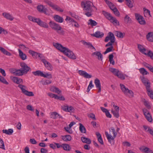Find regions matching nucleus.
Here are the masks:
<instances>
[{
    "label": "nucleus",
    "mask_w": 153,
    "mask_h": 153,
    "mask_svg": "<svg viewBox=\"0 0 153 153\" xmlns=\"http://www.w3.org/2000/svg\"><path fill=\"white\" fill-rule=\"evenodd\" d=\"M108 6L109 7L110 9L113 11L114 10V9H116L117 8L115 5L112 3H111Z\"/></svg>",
    "instance_id": "nucleus-59"
},
{
    "label": "nucleus",
    "mask_w": 153,
    "mask_h": 153,
    "mask_svg": "<svg viewBox=\"0 0 153 153\" xmlns=\"http://www.w3.org/2000/svg\"><path fill=\"white\" fill-rule=\"evenodd\" d=\"M110 134H113V136H112L109 134L107 132H105V134L108 142L111 143V141L114 140L117 135V133L115 132V129L114 127H111L109 130Z\"/></svg>",
    "instance_id": "nucleus-4"
},
{
    "label": "nucleus",
    "mask_w": 153,
    "mask_h": 153,
    "mask_svg": "<svg viewBox=\"0 0 153 153\" xmlns=\"http://www.w3.org/2000/svg\"><path fill=\"white\" fill-rule=\"evenodd\" d=\"M79 130L80 131L83 133H85V128L84 126L81 123H79Z\"/></svg>",
    "instance_id": "nucleus-42"
},
{
    "label": "nucleus",
    "mask_w": 153,
    "mask_h": 153,
    "mask_svg": "<svg viewBox=\"0 0 153 153\" xmlns=\"http://www.w3.org/2000/svg\"><path fill=\"white\" fill-rule=\"evenodd\" d=\"M12 72L16 76H21L24 74L21 69L18 70H13Z\"/></svg>",
    "instance_id": "nucleus-21"
},
{
    "label": "nucleus",
    "mask_w": 153,
    "mask_h": 153,
    "mask_svg": "<svg viewBox=\"0 0 153 153\" xmlns=\"http://www.w3.org/2000/svg\"><path fill=\"white\" fill-rule=\"evenodd\" d=\"M32 74L35 76H42L43 73L39 70H38L35 71L33 72Z\"/></svg>",
    "instance_id": "nucleus-39"
},
{
    "label": "nucleus",
    "mask_w": 153,
    "mask_h": 153,
    "mask_svg": "<svg viewBox=\"0 0 153 153\" xmlns=\"http://www.w3.org/2000/svg\"><path fill=\"white\" fill-rule=\"evenodd\" d=\"M81 5L83 10L86 12L85 15L88 17L91 16L92 15L91 13L93 11L92 7L93 4L89 1H83L81 2Z\"/></svg>",
    "instance_id": "nucleus-2"
},
{
    "label": "nucleus",
    "mask_w": 153,
    "mask_h": 153,
    "mask_svg": "<svg viewBox=\"0 0 153 153\" xmlns=\"http://www.w3.org/2000/svg\"><path fill=\"white\" fill-rule=\"evenodd\" d=\"M120 86L122 92H123L126 95H127L128 94L129 96L130 97H134V93L131 90H129L127 88H126L123 84H120Z\"/></svg>",
    "instance_id": "nucleus-9"
},
{
    "label": "nucleus",
    "mask_w": 153,
    "mask_h": 153,
    "mask_svg": "<svg viewBox=\"0 0 153 153\" xmlns=\"http://www.w3.org/2000/svg\"><path fill=\"white\" fill-rule=\"evenodd\" d=\"M139 70L140 73L143 75L149 74V73L144 68H141Z\"/></svg>",
    "instance_id": "nucleus-36"
},
{
    "label": "nucleus",
    "mask_w": 153,
    "mask_h": 153,
    "mask_svg": "<svg viewBox=\"0 0 153 153\" xmlns=\"http://www.w3.org/2000/svg\"><path fill=\"white\" fill-rule=\"evenodd\" d=\"M113 39L115 40L114 35L111 32H109L108 33V36L106 37L105 39V42H107L109 40H110V41H111V40H112Z\"/></svg>",
    "instance_id": "nucleus-16"
},
{
    "label": "nucleus",
    "mask_w": 153,
    "mask_h": 153,
    "mask_svg": "<svg viewBox=\"0 0 153 153\" xmlns=\"http://www.w3.org/2000/svg\"><path fill=\"white\" fill-rule=\"evenodd\" d=\"M138 48L140 52L145 55H147L153 59V52L151 51H149L147 53H146V49L142 45L140 44L138 45Z\"/></svg>",
    "instance_id": "nucleus-5"
},
{
    "label": "nucleus",
    "mask_w": 153,
    "mask_h": 153,
    "mask_svg": "<svg viewBox=\"0 0 153 153\" xmlns=\"http://www.w3.org/2000/svg\"><path fill=\"white\" fill-rule=\"evenodd\" d=\"M146 38L149 41L153 42V32L149 33L146 35Z\"/></svg>",
    "instance_id": "nucleus-25"
},
{
    "label": "nucleus",
    "mask_w": 153,
    "mask_h": 153,
    "mask_svg": "<svg viewBox=\"0 0 153 153\" xmlns=\"http://www.w3.org/2000/svg\"><path fill=\"white\" fill-rule=\"evenodd\" d=\"M97 23L95 21L92 20V19H90L89 20V22L88 23V25H91L92 26H96L97 24Z\"/></svg>",
    "instance_id": "nucleus-41"
},
{
    "label": "nucleus",
    "mask_w": 153,
    "mask_h": 153,
    "mask_svg": "<svg viewBox=\"0 0 153 153\" xmlns=\"http://www.w3.org/2000/svg\"><path fill=\"white\" fill-rule=\"evenodd\" d=\"M2 15L5 18L11 21H13L14 19V17L9 13L4 12Z\"/></svg>",
    "instance_id": "nucleus-15"
},
{
    "label": "nucleus",
    "mask_w": 153,
    "mask_h": 153,
    "mask_svg": "<svg viewBox=\"0 0 153 153\" xmlns=\"http://www.w3.org/2000/svg\"><path fill=\"white\" fill-rule=\"evenodd\" d=\"M92 35L97 38H100L103 36L104 34L99 31H97Z\"/></svg>",
    "instance_id": "nucleus-22"
},
{
    "label": "nucleus",
    "mask_w": 153,
    "mask_h": 153,
    "mask_svg": "<svg viewBox=\"0 0 153 153\" xmlns=\"http://www.w3.org/2000/svg\"><path fill=\"white\" fill-rule=\"evenodd\" d=\"M3 133L8 135H11L13 132V130L12 129H9L8 130L3 129L2 130Z\"/></svg>",
    "instance_id": "nucleus-35"
},
{
    "label": "nucleus",
    "mask_w": 153,
    "mask_h": 153,
    "mask_svg": "<svg viewBox=\"0 0 153 153\" xmlns=\"http://www.w3.org/2000/svg\"><path fill=\"white\" fill-rule=\"evenodd\" d=\"M0 81L2 83L6 84H8V82L6 81L5 79L0 75Z\"/></svg>",
    "instance_id": "nucleus-45"
},
{
    "label": "nucleus",
    "mask_w": 153,
    "mask_h": 153,
    "mask_svg": "<svg viewBox=\"0 0 153 153\" xmlns=\"http://www.w3.org/2000/svg\"><path fill=\"white\" fill-rule=\"evenodd\" d=\"M113 48V46H111L110 47L107 48L105 51L103 53L104 54H105L109 52L112 51V49Z\"/></svg>",
    "instance_id": "nucleus-50"
},
{
    "label": "nucleus",
    "mask_w": 153,
    "mask_h": 153,
    "mask_svg": "<svg viewBox=\"0 0 153 153\" xmlns=\"http://www.w3.org/2000/svg\"><path fill=\"white\" fill-rule=\"evenodd\" d=\"M44 2L55 10L61 12H62L63 11V10L61 8L57 5L54 4L50 1L44 0Z\"/></svg>",
    "instance_id": "nucleus-8"
},
{
    "label": "nucleus",
    "mask_w": 153,
    "mask_h": 153,
    "mask_svg": "<svg viewBox=\"0 0 153 153\" xmlns=\"http://www.w3.org/2000/svg\"><path fill=\"white\" fill-rule=\"evenodd\" d=\"M42 76L44 77L48 78V79H51L52 78L51 74H49L48 73H47L45 74L43 73Z\"/></svg>",
    "instance_id": "nucleus-47"
},
{
    "label": "nucleus",
    "mask_w": 153,
    "mask_h": 153,
    "mask_svg": "<svg viewBox=\"0 0 153 153\" xmlns=\"http://www.w3.org/2000/svg\"><path fill=\"white\" fill-rule=\"evenodd\" d=\"M127 2V4L130 8H132L133 6V4L130 0H126Z\"/></svg>",
    "instance_id": "nucleus-49"
},
{
    "label": "nucleus",
    "mask_w": 153,
    "mask_h": 153,
    "mask_svg": "<svg viewBox=\"0 0 153 153\" xmlns=\"http://www.w3.org/2000/svg\"><path fill=\"white\" fill-rule=\"evenodd\" d=\"M37 9L38 11L40 13H44L45 14H47L46 8H45L43 5H38L37 7Z\"/></svg>",
    "instance_id": "nucleus-13"
},
{
    "label": "nucleus",
    "mask_w": 153,
    "mask_h": 153,
    "mask_svg": "<svg viewBox=\"0 0 153 153\" xmlns=\"http://www.w3.org/2000/svg\"><path fill=\"white\" fill-rule=\"evenodd\" d=\"M27 109L28 110L30 111H33L34 109L33 108L32 106L30 105H28L27 106Z\"/></svg>",
    "instance_id": "nucleus-64"
},
{
    "label": "nucleus",
    "mask_w": 153,
    "mask_h": 153,
    "mask_svg": "<svg viewBox=\"0 0 153 153\" xmlns=\"http://www.w3.org/2000/svg\"><path fill=\"white\" fill-rule=\"evenodd\" d=\"M116 76H117L118 78L122 80H124L125 79V75L120 72L118 73Z\"/></svg>",
    "instance_id": "nucleus-46"
},
{
    "label": "nucleus",
    "mask_w": 153,
    "mask_h": 153,
    "mask_svg": "<svg viewBox=\"0 0 153 153\" xmlns=\"http://www.w3.org/2000/svg\"><path fill=\"white\" fill-rule=\"evenodd\" d=\"M38 57L40 58V59L43 62V60H45V56L42 54L39 53L38 56Z\"/></svg>",
    "instance_id": "nucleus-57"
},
{
    "label": "nucleus",
    "mask_w": 153,
    "mask_h": 153,
    "mask_svg": "<svg viewBox=\"0 0 153 153\" xmlns=\"http://www.w3.org/2000/svg\"><path fill=\"white\" fill-rule=\"evenodd\" d=\"M143 10L144 12V16L145 17H147L148 16L150 17L151 16V15L150 14V12L149 10L146 9L145 7H144L143 8Z\"/></svg>",
    "instance_id": "nucleus-31"
},
{
    "label": "nucleus",
    "mask_w": 153,
    "mask_h": 153,
    "mask_svg": "<svg viewBox=\"0 0 153 153\" xmlns=\"http://www.w3.org/2000/svg\"><path fill=\"white\" fill-rule=\"evenodd\" d=\"M20 65L21 67V69L24 74H26L31 69L24 62L21 63Z\"/></svg>",
    "instance_id": "nucleus-11"
},
{
    "label": "nucleus",
    "mask_w": 153,
    "mask_h": 153,
    "mask_svg": "<svg viewBox=\"0 0 153 153\" xmlns=\"http://www.w3.org/2000/svg\"><path fill=\"white\" fill-rule=\"evenodd\" d=\"M135 16L136 19L140 24L144 25L146 24V22L144 18L141 15L137 13H135Z\"/></svg>",
    "instance_id": "nucleus-10"
},
{
    "label": "nucleus",
    "mask_w": 153,
    "mask_h": 153,
    "mask_svg": "<svg viewBox=\"0 0 153 153\" xmlns=\"http://www.w3.org/2000/svg\"><path fill=\"white\" fill-rule=\"evenodd\" d=\"M113 11L114 14L116 16H120V13L117 8L116 9H114Z\"/></svg>",
    "instance_id": "nucleus-60"
},
{
    "label": "nucleus",
    "mask_w": 153,
    "mask_h": 153,
    "mask_svg": "<svg viewBox=\"0 0 153 153\" xmlns=\"http://www.w3.org/2000/svg\"><path fill=\"white\" fill-rule=\"evenodd\" d=\"M114 55L113 53L111 54L109 56V61L110 63L112 65H114L115 64V62L113 60Z\"/></svg>",
    "instance_id": "nucleus-37"
},
{
    "label": "nucleus",
    "mask_w": 153,
    "mask_h": 153,
    "mask_svg": "<svg viewBox=\"0 0 153 153\" xmlns=\"http://www.w3.org/2000/svg\"><path fill=\"white\" fill-rule=\"evenodd\" d=\"M56 98V99L59 100H65V98H64V97L62 96H58L57 95Z\"/></svg>",
    "instance_id": "nucleus-63"
},
{
    "label": "nucleus",
    "mask_w": 153,
    "mask_h": 153,
    "mask_svg": "<svg viewBox=\"0 0 153 153\" xmlns=\"http://www.w3.org/2000/svg\"><path fill=\"white\" fill-rule=\"evenodd\" d=\"M143 111L146 120L149 122H152V119L149 111L145 108L143 109Z\"/></svg>",
    "instance_id": "nucleus-12"
},
{
    "label": "nucleus",
    "mask_w": 153,
    "mask_h": 153,
    "mask_svg": "<svg viewBox=\"0 0 153 153\" xmlns=\"http://www.w3.org/2000/svg\"><path fill=\"white\" fill-rule=\"evenodd\" d=\"M51 81L50 80H46L43 83V85H48L51 83Z\"/></svg>",
    "instance_id": "nucleus-61"
},
{
    "label": "nucleus",
    "mask_w": 153,
    "mask_h": 153,
    "mask_svg": "<svg viewBox=\"0 0 153 153\" xmlns=\"http://www.w3.org/2000/svg\"><path fill=\"white\" fill-rule=\"evenodd\" d=\"M88 116L89 117L91 118L93 120H96L95 115L93 113L89 114L88 115Z\"/></svg>",
    "instance_id": "nucleus-58"
},
{
    "label": "nucleus",
    "mask_w": 153,
    "mask_h": 153,
    "mask_svg": "<svg viewBox=\"0 0 153 153\" xmlns=\"http://www.w3.org/2000/svg\"><path fill=\"white\" fill-rule=\"evenodd\" d=\"M92 55L93 56L95 55L97 56V59L100 60H102V55L100 52H95L93 53L92 54Z\"/></svg>",
    "instance_id": "nucleus-24"
},
{
    "label": "nucleus",
    "mask_w": 153,
    "mask_h": 153,
    "mask_svg": "<svg viewBox=\"0 0 153 153\" xmlns=\"http://www.w3.org/2000/svg\"><path fill=\"white\" fill-rule=\"evenodd\" d=\"M18 50L19 52V56L20 58L22 60H25L27 58V56L25 54L23 53L20 49H19Z\"/></svg>",
    "instance_id": "nucleus-23"
},
{
    "label": "nucleus",
    "mask_w": 153,
    "mask_h": 153,
    "mask_svg": "<svg viewBox=\"0 0 153 153\" xmlns=\"http://www.w3.org/2000/svg\"><path fill=\"white\" fill-rule=\"evenodd\" d=\"M144 85L146 86V90L150 89V88L151 87V84L149 81L146 83V84Z\"/></svg>",
    "instance_id": "nucleus-56"
},
{
    "label": "nucleus",
    "mask_w": 153,
    "mask_h": 153,
    "mask_svg": "<svg viewBox=\"0 0 153 153\" xmlns=\"http://www.w3.org/2000/svg\"><path fill=\"white\" fill-rule=\"evenodd\" d=\"M141 80L144 85L146 84V83L149 81L148 79L145 78L144 77H142L141 78Z\"/></svg>",
    "instance_id": "nucleus-53"
},
{
    "label": "nucleus",
    "mask_w": 153,
    "mask_h": 153,
    "mask_svg": "<svg viewBox=\"0 0 153 153\" xmlns=\"http://www.w3.org/2000/svg\"><path fill=\"white\" fill-rule=\"evenodd\" d=\"M43 63L44 64L46 68L49 71L52 70V66L51 64L46 60H43Z\"/></svg>",
    "instance_id": "nucleus-19"
},
{
    "label": "nucleus",
    "mask_w": 153,
    "mask_h": 153,
    "mask_svg": "<svg viewBox=\"0 0 153 153\" xmlns=\"http://www.w3.org/2000/svg\"><path fill=\"white\" fill-rule=\"evenodd\" d=\"M115 34L116 36L120 38H123L124 36V34L123 33L118 31H116Z\"/></svg>",
    "instance_id": "nucleus-38"
},
{
    "label": "nucleus",
    "mask_w": 153,
    "mask_h": 153,
    "mask_svg": "<svg viewBox=\"0 0 153 153\" xmlns=\"http://www.w3.org/2000/svg\"><path fill=\"white\" fill-rule=\"evenodd\" d=\"M65 131L69 134H72V131L71 128H69V127H65L64 128Z\"/></svg>",
    "instance_id": "nucleus-55"
},
{
    "label": "nucleus",
    "mask_w": 153,
    "mask_h": 153,
    "mask_svg": "<svg viewBox=\"0 0 153 153\" xmlns=\"http://www.w3.org/2000/svg\"><path fill=\"white\" fill-rule=\"evenodd\" d=\"M143 127L144 131L147 132L148 133L151 129L150 127L148 126L143 125Z\"/></svg>",
    "instance_id": "nucleus-51"
},
{
    "label": "nucleus",
    "mask_w": 153,
    "mask_h": 153,
    "mask_svg": "<svg viewBox=\"0 0 153 153\" xmlns=\"http://www.w3.org/2000/svg\"><path fill=\"white\" fill-rule=\"evenodd\" d=\"M71 137L69 135L62 136V139L65 141H70L71 140Z\"/></svg>",
    "instance_id": "nucleus-29"
},
{
    "label": "nucleus",
    "mask_w": 153,
    "mask_h": 153,
    "mask_svg": "<svg viewBox=\"0 0 153 153\" xmlns=\"http://www.w3.org/2000/svg\"><path fill=\"white\" fill-rule=\"evenodd\" d=\"M94 83L96 87L98 88V92H100L101 91V84L100 80L97 78H96L94 80Z\"/></svg>",
    "instance_id": "nucleus-17"
},
{
    "label": "nucleus",
    "mask_w": 153,
    "mask_h": 153,
    "mask_svg": "<svg viewBox=\"0 0 153 153\" xmlns=\"http://www.w3.org/2000/svg\"><path fill=\"white\" fill-rule=\"evenodd\" d=\"M29 53L32 55L33 58H37L38 57L39 53H37L31 50H30L29 51Z\"/></svg>",
    "instance_id": "nucleus-33"
},
{
    "label": "nucleus",
    "mask_w": 153,
    "mask_h": 153,
    "mask_svg": "<svg viewBox=\"0 0 153 153\" xmlns=\"http://www.w3.org/2000/svg\"><path fill=\"white\" fill-rule=\"evenodd\" d=\"M0 73L2 74L3 76H6V74L5 72V71L4 69L1 68H0Z\"/></svg>",
    "instance_id": "nucleus-62"
},
{
    "label": "nucleus",
    "mask_w": 153,
    "mask_h": 153,
    "mask_svg": "<svg viewBox=\"0 0 153 153\" xmlns=\"http://www.w3.org/2000/svg\"><path fill=\"white\" fill-rule=\"evenodd\" d=\"M115 40H114L113 39L111 40L110 42H108L107 44L105 45V46L106 47H107L108 46H112V43H114L115 42Z\"/></svg>",
    "instance_id": "nucleus-52"
},
{
    "label": "nucleus",
    "mask_w": 153,
    "mask_h": 153,
    "mask_svg": "<svg viewBox=\"0 0 153 153\" xmlns=\"http://www.w3.org/2000/svg\"><path fill=\"white\" fill-rule=\"evenodd\" d=\"M0 51H1L2 53L5 55L8 56H10L11 55V53L8 52L4 48L2 47H0Z\"/></svg>",
    "instance_id": "nucleus-32"
},
{
    "label": "nucleus",
    "mask_w": 153,
    "mask_h": 153,
    "mask_svg": "<svg viewBox=\"0 0 153 153\" xmlns=\"http://www.w3.org/2000/svg\"><path fill=\"white\" fill-rule=\"evenodd\" d=\"M54 20L57 22L62 23L63 22V18L58 15H56L54 17Z\"/></svg>",
    "instance_id": "nucleus-28"
},
{
    "label": "nucleus",
    "mask_w": 153,
    "mask_h": 153,
    "mask_svg": "<svg viewBox=\"0 0 153 153\" xmlns=\"http://www.w3.org/2000/svg\"><path fill=\"white\" fill-rule=\"evenodd\" d=\"M144 104L149 109L151 108V106L150 105L149 102L148 101L145 100L144 102Z\"/></svg>",
    "instance_id": "nucleus-54"
},
{
    "label": "nucleus",
    "mask_w": 153,
    "mask_h": 153,
    "mask_svg": "<svg viewBox=\"0 0 153 153\" xmlns=\"http://www.w3.org/2000/svg\"><path fill=\"white\" fill-rule=\"evenodd\" d=\"M50 117L51 118L54 119H56L57 118H62V116L56 112H54L51 113Z\"/></svg>",
    "instance_id": "nucleus-18"
},
{
    "label": "nucleus",
    "mask_w": 153,
    "mask_h": 153,
    "mask_svg": "<svg viewBox=\"0 0 153 153\" xmlns=\"http://www.w3.org/2000/svg\"><path fill=\"white\" fill-rule=\"evenodd\" d=\"M148 95L152 99H153V91L151 89L146 90Z\"/></svg>",
    "instance_id": "nucleus-40"
},
{
    "label": "nucleus",
    "mask_w": 153,
    "mask_h": 153,
    "mask_svg": "<svg viewBox=\"0 0 153 153\" xmlns=\"http://www.w3.org/2000/svg\"><path fill=\"white\" fill-rule=\"evenodd\" d=\"M109 70L110 71L113 73V74L116 76L118 73L119 72V71L118 69L114 68H109Z\"/></svg>",
    "instance_id": "nucleus-30"
},
{
    "label": "nucleus",
    "mask_w": 153,
    "mask_h": 153,
    "mask_svg": "<svg viewBox=\"0 0 153 153\" xmlns=\"http://www.w3.org/2000/svg\"><path fill=\"white\" fill-rule=\"evenodd\" d=\"M53 45L57 49L63 53L69 58L73 59H76V56L74 53L68 48L63 46L61 44L58 43H53Z\"/></svg>",
    "instance_id": "nucleus-1"
},
{
    "label": "nucleus",
    "mask_w": 153,
    "mask_h": 153,
    "mask_svg": "<svg viewBox=\"0 0 153 153\" xmlns=\"http://www.w3.org/2000/svg\"><path fill=\"white\" fill-rule=\"evenodd\" d=\"M28 19L30 21L33 22H36L38 20V19L33 17L31 16H28L27 17Z\"/></svg>",
    "instance_id": "nucleus-43"
},
{
    "label": "nucleus",
    "mask_w": 153,
    "mask_h": 153,
    "mask_svg": "<svg viewBox=\"0 0 153 153\" xmlns=\"http://www.w3.org/2000/svg\"><path fill=\"white\" fill-rule=\"evenodd\" d=\"M18 87L21 89L22 93L25 95L29 97L33 96H34V94L32 92L28 91L26 90L27 88L25 85L22 84H19L18 85Z\"/></svg>",
    "instance_id": "nucleus-6"
},
{
    "label": "nucleus",
    "mask_w": 153,
    "mask_h": 153,
    "mask_svg": "<svg viewBox=\"0 0 153 153\" xmlns=\"http://www.w3.org/2000/svg\"><path fill=\"white\" fill-rule=\"evenodd\" d=\"M81 140L83 143L88 144H90L91 143V140L90 139L84 137H81Z\"/></svg>",
    "instance_id": "nucleus-26"
},
{
    "label": "nucleus",
    "mask_w": 153,
    "mask_h": 153,
    "mask_svg": "<svg viewBox=\"0 0 153 153\" xmlns=\"http://www.w3.org/2000/svg\"><path fill=\"white\" fill-rule=\"evenodd\" d=\"M62 147L64 150L66 151H70L71 148L69 145L66 144H62Z\"/></svg>",
    "instance_id": "nucleus-34"
},
{
    "label": "nucleus",
    "mask_w": 153,
    "mask_h": 153,
    "mask_svg": "<svg viewBox=\"0 0 153 153\" xmlns=\"http://www.w3.org/2000/svg\"><path fill=\"white\" fill-rule=\"evenodd\" d=\"M49 24L50 27L52 29L56 30L58 33L60 34H63L64 32L63 30L62 29V28L59 25L52 21L50 22Z\"/></svg>",
    "instance_id": "nucleus-3"
},
{
    "label": "nucleus",
    "mask_w": 153,
    "mask_h": 153,
    "mask_svg": "<svg viewBox=\"0 0 153 153\" xmlns=\"http://www.w3.org/2000/svg\"><path fill=\"white\" fill-rule=\"evenodd\" d=\"M119 111H115L113 110H112L111 111V112L113 114L114 116L117 118L119 117Z\"/></svg>",
    "instance_id": "nucleus-44"
},
{
    "label": "nucleus",
    "mask_w": 153,
    "mask_h": 153,
    "mask_svg": "<svg viewBox=\"0 0 153 153\" xmlns=\"http://www.w3.org/2000/svg\"><path fill=\"white\" fill-rule=\"evenodd\" d=\"M78 73L80 75L86 78H90L92 77L91 75L88 74L86 72L83 71L79 70L78 71Z\"/></svg>",
    "instance_id": "nucleus-14"
},
{
    "label": "nucleus",
    "mask_w": 153,
    "mask_h": 153,
    "mask_svg": "<svg viewBox=\"0 0 153 153\" xmlns=\"http://www.w3.org/2000/svg\"><path fill=\"white\" fill-rule=\"evenodd\" d=\"M0 148L5 150L4 143L3 140L0 138Z\"/></svg>",
    "instance_id": "nucleus-48"
},
{
    "label": "nucleus",
    "mask_w": 153,
    "mask_h": 153,
    "mask_svg": "<svg viewBox=\"0 0 153 153\" xmlns=\"http://www.w3.org/2000/svg\"><path fill=\"white\" fill-rule=\"evenodd\" d=\"M124 22L126 24H131L132 22L131 19L127 15L124 18Z\"/></svg>",
    "instance_id": "nucleus-27"
},
{
    "label": "nucleus",
    "mask_w": 153,
    "mask_h": 153,
    "mask_svg": "<svg viewBox=\"0 0 153 153\" xmlns=\"http://www.w3.org/2000/svg\"><path fill=\"white\" fill-rule=\"evenodd\" d=\"M36 23L41 27L45 28H48V25L46 23L42 22L39 19H38Z\"/></svg>",
    "instance_id": "nucleus-20"
},
{
    "label": "nucleus",
    "mask_w": 153,
    "mask_h": 153,
    "mask_svg": "<svg viewBox=\"0 0 153 153\" xmlns=\"http://www.w3.org/2000/svg\"><path fill=\"white\" fill-rule=\"evenodd\" d=\"M102 13L106 18L110 20L111 22L115 23L117 25H119V22L115 18L112 16L110 13L104 11H102Z\"/></svg>",
    "instance_id": "nucleus-7"
}]
</instances>
